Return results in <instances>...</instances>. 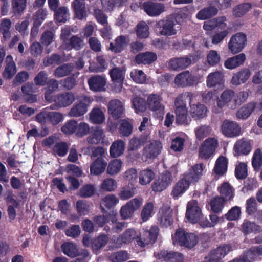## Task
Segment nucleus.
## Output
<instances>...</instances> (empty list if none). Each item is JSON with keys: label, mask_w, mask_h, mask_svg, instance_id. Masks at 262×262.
Here are the masks:
<instances>
[{"label": "nucleus", "mask_w": 262, "mask_h": 262, "mask_svg": "<svg viewBox=\"0 0 262 262\" xmlns=\"http://www.w3.org/2000/svg\"><path fill=\"white\" fill-rule=\"evenodd\" d=\"M177 20L172 17H166L157 21L154 26V31L158 36L170 37L177 34L176 28Z\"/></svg>", "instance_id": "obj_1"}, {"label": "nucleus", "mask_w": 262, "mask_h": 262, "mask_svg": "<svg viewBox=\"0 0 262 262\" xmlns=\"http://www.w3.org/2000/svg\"><path fill=\"white\" fill-rule=\"evenodd\" d=\"M174 239L180 246L191 249L197 245L199 237L194 233L187 232L184 229L179 228L175 232Z\"/></svg>", "instance_id": "obj_2"}, {"label": "nucleus", "mask_w": 262, "mask_h": 262, "mask_svg": "<svg viewBox=\"0 0 262 262\" xmlns=\"http://www.w3.org/2000/svg\"><path fill=\"white\" fill-rule=\"evenodd\" d=\"M162 97L157 94H151L147 97V104L149 109L153 112L155 117L158 119L163 118L165 107L162 104Z\"/></svg>", "instance_id": "obj_3"}, {"label": "nucleus", "mask_w": 262, "mask_h": 262, "mask_svg": "<svg viewBox=\"0 0 262 262\" xmlns=\"http://www.w3.org/2000/svg\"><path fill=\"white\" fill-rule=\"evenodd\" d=\"M247 45V36L242 32L237 33L231 36L228 42L229 51L233 54L241 52Z\"/></svg>", "instance_id": "obj_4"}, {"label": "nucleus", "mask_w": 262, "mask_h": 262, "mask_svg": "<svg viewBox=\"0 0 262 262\" xmlns=\"http://www.w3.org/2000/svg\"><path fill=\"white\" fill-rule=\"evenodd\" d=\"M218 146V141L214 138L206 139L199 149V157L203 159H208L215 152Z\"/></svg>", "instance_id": "obj_5"}, {"label": "nucleus", "mask_w": 262, "mask_h": 262, "mask_svg": "<svg viewBox=\"0 0 262 262\" xmlns=\"http://www.w3.org/2000/svg\"><path fill=\"white\" fill-rule=\"evenodd\" d=\"M141 10L149 16L157 17L165 11V6L162 3L149 0L142 3Z\"/></svg>", "instance_id": "obj_6"}, {"label": "nucleus", "mask_w": 262, "mask_h": 262, "mask_svg": "<svg viewBox=\"0 0 262 262\" xmlns=\"http://www.w3.org/2000/svg\"><path fill=\"white\" fill-rule=\"evenodd\" d=\"M172 181L171 172L164 171L155 180L151 185V189L155 192H161L165 190Z\"/></svg>", "instance_id": "obj_7"}, {"label": "nucleus", "mask_w": 262, "mask_h": 262, "mask_svg": "<svg viewBox=\"0 0 262 262\" xmlns=\"http://www.w3.org/2000/svg\"><path fill=\"white\" fill-rule=\"evenodd\" d=\"M222 134L227 138L238 137L242 134V128L236 122L225 120L221 125Z\"/></svg>", "instance_id": "obj_8"}, {"label": "nucleus", "mask_w": 262, "mask_h": 262, "mask_svg": "<svg viewBox=\"0 0 262 262\" xmlns=\"http://www.w3.org/2000/svg\"><path fill=\"white\" fill-rule=\"evenodd\" d=\"M90 98L86 96H83L79 98L77 103L70 110L69 114L72 117H80L88 111V107L91 103Z\"/></svg>", "instance_id": "obj_9"}, {"label": "nucleus", "mask_w": 262, "mask_h": 262, "mask_svg": "<svg viewBox=\"0 0 262 262\" xmlns=\"http://www.w3.org/2000/svg\"><path fill=\"white\" fill-rule=\"evenodd\" d=\"M159 229L157 226H152L149 230H145L140 237L137 239V244L145 247L150 244H154L157 239Z\"/></svg>", "instance_id": "obj_10"}, {"label": "nucleus", "mask_w": 262, "mask_h": 262, "mask_svg": "<svg viewBox=\"0 0 262 262\" xmlns=\"http://www.w3.org/2000/svg\"><path fill=\"white\" fill-rule=\"evenodd\" d=\"M75 100V96L72 92H64L57 94L53 99L55 103L50 106L51 109L57 110L60 107L70 105Z\"/></svg>", "instance_id": "obj_11"}, {"label": "nucleus", "mask_w": 262, "mask_h": 262, "mask_svg": "<svg viewBox=\"0 0 262 262\" xmlns=\"http://www.w3.org/2000/svg\"><path fill=\"white\" fill-rule=\"evenodd\" d=\"M202 215V211L198 206V201L196 200L189 201L187 204L185 214L187 219L190 223L195 224L200 221Z\"/></svg>", "instance_id": "obj_12"}, {"label": "nucleus", "mask_w": 262, "mask_h": 262, "mask_svg": "<svg viewBox=\"0 0 262 262\" xmlns=\"http://www.w3.org/2000/svg\"><path fill=\"white\" fill-rule=\"evenodd\" d=\"M63 253L71 258L76 257L77 256L88 257L89 253L86 249H81L78 250L75 244L71 242H65L61 246Z\"/></svg>", "instance_id": "obj_13"}, {"label": "nucleus", "mask_w": 262, "mask_h": 262, "mask_svg": "<svg viewBox=\"0 0 262 262\" xmlns=\"http://www.w3.org/2000/svg\"><path fill=\"white\" fill-rule=\"evenodd\" d=\"M142 203V200L138 198H134L128 201L120 209V215L123 219H127L131 217L135 211L138 210Z\"/></svg>", "instance_id": "obj_14"}, {"label": "nucleus", "mask_w": 262, "mask_h": 262, "mask_svg": "<svg viewBox=\"0 0 262 262\" xmlns=\"http://www.w3.org/2000/svg\"><path fill=\"white\" fill-rule=\"evenodd\" d=\"M203 164H196L192 166L183 175V178L190 184L195 183L203 175Z\"/></svg>", "instance_id": "obj_15"}, {"label": "nucleus", "mask_w": 262, "mask_h": 262, "mask_svg": "<svg viewBox=\"0 0 262 262\" xmlns=\"http://www.w3.org/2000/svg\"><path fill=\"white\" fill-rule=\"evenodd\" d=\"M191 63V58L188 56H185L170 59L168 66L169 68L173 71H180L189 67Z\"/></svg>", "instance_id": "obj_16"}, {"label": "nucleus", "mask_w": 262, "mask_h": 262, "mask_svg": "<svg viewBox=\"0 0 262 262\" xmlns=\"http://www.w3.org/2000/svg\"><path fill=\"white\" fill-rule=\"evenodd\" d=\"M195 81L194 76L188 70L178 74L174 79L176 85L181 88L193 86Z\"/></svg>", "instance_id": "obj_17"}, {"label": "nucleus", "mask_w": 262, "mask_h": 262, "mask_svg": "<svg viewBox=\"0 0 262 262\" xmlns=\"http://www.w3.org/2000/svg\"><path fill=\"white\" fill-rule=\"evenodd\" d=\"M108 112L115 120L121 118L124 113V107L121 101L117 99L111 100L107 106Z\"/></svg>", "instance_id": "obj_18"}, {"label": "nucleus", "mask_w": 262, "mask_h": 262, "mask_svg": "<svg viewBox=\"0 0 262 262\" xmlns=\"http://www.w3.org/2000/svg\"><path fill=\"white\" fill-rule=\"evenodd\" d=\"M88 83L91 91L95 92H102L105 90L106 80L103 76L95 75L88 79Z\"/></svg>", "instance_id": "obj_19"}, {"label": "nucleus", "mask_w": 262, "mask_h": 262, "mask_svg": "<svg viewBox=\"0 0 262 262\" xmlns=\"http://www.w3.org/2000/svg\"><path fill=\"white\" fill-rule=\"evenodd\" d=\"M104 137V131L101 127H93L89 132L86 141L89 144H98L103 142Z\"/></svg>", "instance_id": "obj_20"}, {"label": "nucleus", "mask_w": 262, "mask_h": 262, "mask_svg": "<svg viewBox=\"0 0 262 262\" xmlns=\"http://www.w3.org/2000/svg\"><path fill=\"white\" fill-rule=\"evenodd\" d=\"M157 258L165 262H183L184 257L182 254L174 252L162 250L158 253Z\"/></svg>", "instance_id": "obj_21"}, {"label": "nucleus", "mask_w": 262, "mask_h": 262, "mask_svg": "<svg viewBox=\"0 0 262 262\" xmlns=\"http://www.w3.org/2000/svg\"><path fill=\"white\" fill-rule=\"evenodd\" d=\"M162 148L160 141H155L144 148L143 157L147 159H154L160 153Z\"/></svg>", "instance_id": "obj_22"}, {"label": "nucleus", "mask_w": 262, "mask_h": 262, "mask_svg": "<svg viewBox=\"0 0 262 262\" xmlns=\"http://www.w3.org/2000/svg\"><path fill=\"white\" fill-rule=\"evenodd\" d=\"M190 184L183 177L181 178L174 185L170 195L174 199L181 196L188 189Z\"/></svg>", "instance_id": "obj_23"}, {"label": "nucleus", "mask_w": 262, "mask_h": 262, "mask_svg": "<svg viewBox=\"0 0 262 262\" xmlns=\"http://www.w3.org/2000/svg\"><path fill=\"white\" fill-rule=\"evenodd\" d=\"M251 150L250 143L244 138L237 141L234 146V155L236 156L247 155Z\"/></svg>", "instance_id": "obj_24"}, {"label": "nucleus", "mask_w": 262, "mask_h": 262, "mask_svg": "<svg viewBox=\"0 0 262 262\" xmlns=\"http://www.w3.org/2000/svg\"><path fill=\"white\" fill-rule=\"evenodd\" d=\"M127 44V37L123 35H120L115 38V43L110 42L108 49L115 54L120 53L124 50Z\"/></svg>", "instance_id": "obj_25"}, {"label": "nucleus", "mask_w": 262, "mask_h": 262, "mask_svg": "<svg viewBox=\"0 0 262 262\" xmlns=\"http://www.w3.org/2000/svg\"><path fill=\"white\" fill-rule=\"evenodd\" d=\"M245 60V54L241 53L226 59L224 62V67L227 69L232 70L243 64Z\"/></svg>", "instance_id": "obj_26"}, {"label": "nucleus", "mask_w": 262, "mask_h": 262, "mask_svg": "<svg viewBox=\"0 0 262 262\" xmlns=\"http://www.w3.org/2000/svg\"><path fill=\"white\" fill-rule=\"evenodd\" d=\"M242 232L245 235L250 233L257 234L262 231L261 227L254 222L245 220L241 225Z\"/></svg>", "instance_id": "obj_27"}, {"label": "nucleus", "mask_w": 262, "mask_h": 262, "mask_svg": "<svg viewBox=\"0 0 262 262\" xmlns=\"http://www.w3.org/2000/svg\"><path fill=\"white\" fill-rule=\"evenodd\" d=\"M251 75V71L248 68H243L234 74L231 83L233 85H238L245 83Z\"/></svg>", "instance_id": "obj_28"}, {"label": "nucleus", "mask_w": 262, "mask_h": 262, "mask_svg": "<svg viewBox=\"0 0 262 262\" xmlns=\"http://www.w3.org/2000/svg\"><path fill=\"white\" fill-rule=\"evenodd\" d=\"M107 162L103 157H98L90 166V172L91 174L99 175L105 170Z\"/></svg>", "instance_id": "obj_29"}, {"label": "nucleus", "mask_w": 262, "mask_h": 262, "mask_svg": "<svg viewBox=\"0 0 262 262\" xmlns=\"http://www.w3.org/2000/svg\"><path fill=\"white\" fill-rule=\"evenodd\" d=\"M256 107V104L251 102L243 105L236 113V116L238 119L246 120L251 115Z\"/></svg>", "instance_id": "obj_30"}, {"label": "nucleus", "mask_w": 262, "mask_h": 262, "mask_svg": "<svg viewBox=\"0 0 262 262\" xmlns=\"http://www.w3.org/2000/svg\"><path fill=\"white\" fill-rule=\"evenodd\" d=\"M157 59V55L155 53L148 51L139 53L135 57V61L138 64H150Z\"/></svg>", "instance_id": "obj_31"}, {"label": "nucleus", "mask_w": 262, "mask_h": 262, "mask_svg": "<svg viewBox=\"0 0 262 262\" xmlns=\"http://www.w3.org/2000/svg\"><path fill=\"white\" fill-rule=\"evenodd\" d=\"M72 6L73 8L75 16L79 20H82L87 16L85 3L81 0H74Z\"/></svg>", "instance_id": "obj_32"}, {"label": "nucleus", "mask_w": 262, "mask_h": 262, "mask_svg": "<svg viewBox=\"0 0 262 262\" xmlns=\"http://www.w3.org/2000/svg\"><path fill=\"white\" fill-rule=\"evenodd\" d=\"M83 40L77 35L72 36L69 40L66 41L64 44H62V48L67 51L74 49L75 50H80L82 46Z\"/></svg>", "instance_id": "obj_33"}, {"label": "nucleus", "mask_w": 262, "mask_h": 262, "mask_svg": "<svg viewBox=\"0 0 262 262\" xmlns=\"http://www.w3.org/2000/svg\"><path fill=\"white\" fill-rule=\"evenodd\" d=\"M193 98V95L191 92H187L180 94L174 101L175 110L186 108V100L191 104Z\"/></svg>", "instance_id": "obj_34"}, {"label": "nucleus", "mask_w": 262, "mask_h": 262, "mask_svg": "<svg viewBox=\"0 0 262 262\" xmlns=\"http://www.w3.org/2000/svg\"><path fill=\"white\" fill-rule=\"evenodd\" d=\"M112 214L109 213L108 217L104 215H96L93 217V222L94 223L95 226L97 227H102L105 224V223L111 221L112 223L115 222L117 221V213L116 211H112Z\"/></svg>", "instance_id": "obj_35"}, {"label": "nucleus", "mask_w": 262, "mask_h": 262, "mask_svg": "<svg viewBox=\"0 0 262 262\" xmlns=\"http://www.w3.org/2000/svg\"><path fill=\"white\" fill-rule=\"evenodd\" d=\"M206 82L208 87L220 85L224 82V75L220 71L211 73L207 76Z\"/></svg>", "instance_id": "obj_36"}, {"label": "nucleus", "mask_w": 262, "mask_h": 262, "mask_svg": "<svg viewBox=\"0 0 262 262\" xmlns=\"http://www.w3.org/2000/svg\"><path fill=\"white\" fill-rule=\"evenodd\" d=\"M217 12L218 10L215 6H209L200 10L196 17L199 20H206L214 16Z\"/></svg>", "instance_id": "obj_37"}, {"label": "nucleus", "mask_w": 262, "mask_h": 262, "mask_svg": "<svg viewBox=\"0 0 262 262\" xmlns=\"http://www.w3.org/2000/svg\"><path fill=\"white\" fill-rule=\"evenodd\" d=\"M74 64L72 63H64L56 68L54 75L56 78H61L69 75L74 70Z\"/></svg>", "instance_id": "obj_38"}, {"label": "nucleus", "mask_w": 262, "mask_h": 262, "mask_svg": "<svg viewBox=\"0 0 262 262\" xmlns=\"http://www.w3.org/2000/svg\"><path fill=\"white\" fill-rule=\"evenodd\" d=\"M125 149V143L119 140L114 142L110 146V156L113 158H117L122 155Z\"/></svg>", "instance_id": "obj_39"}, {"label": "nucleus", "mask_w": 262, "mask_h": 262, "mask_svg": "<svg viewBox=\"0 0 262 262\" xmlns=\"http://www.w3.org/2000/svg\"><path fill=\"white\" fill-rule=\"evenodd\" d=\"M136 235V231L133 229H126L118 238L117 239L118 245L116 247H120L123 243L127 244L132 242L134 239Z\"/></svg>", "instance_id": "obj_40"}, {"label": "nucleus", "mask_w": 262, "mask_h": 262, "mask_svg": "<svg viewBox=\"0 0 262 262\" xmlns=\"http://www.w3.org/2000/svg\"><path fill=\"white\" fill-rule=\"evenodd\" d=\"M46 85L47 87L45 93V98L47 101L51 102L53 101L52 94L58 90L59 83L57 80L51 79L47 81Z\"/></svg>", "instance_id": "obj_41"}, {"label": "nucleus", "mask_w": 262, "mask_h": 262, "mask_svg": "<svg viewBox=\"0 0 262 262\" xmlns=\"http://www.w3.org/2000/svg\"><path fill=\"white\" fill-rule=\"evenodd\" d=\"M190 105V114L192 118L195 119H199L205 116L207 110L204 104L198 103L196 105Z\"/></svg>", "instance_id": "obj_42"}, {"label": "nucleus", "mask_w": 262, "mask_h": 262, "mask_svg": "<svg viewBox=\"0 0 262 262\" xmlns=\"http://www.w3.org/2000/svg\"><path fill=\"white\" fill-rule=\"evenodd\" d=\"M232 250V247L229 244H224L218 247L216 249L211 251L210 254L213 255V257L217 258L218 259H221L224 257L227 254Z\"/></svg>", "instance_id": "obj_43"}, {"label": "nucleus", "mask_w": 262, "mask_h": 262, "mask_svg": "<svg viewBox=\"0 0 262 262\" xmlns=\"http://www.w3.org/2000/svg\"><path fill=\"white\" fill-rule=\"evenodd\" d=\"M118 130L121 136H129L132 134L133 130V125L132 122L125 119H121L119 121Z\"/></svg>", "instance_id": "obj_44"}, {"label": "nucleus", "mask_w": 262, "mask_h": 262, "mask_svg": "<svg viewBox=\"0 0 262 262\" xmlns=\"http://www.w3.org/2000/svg\"><path fill=\"white\" fill-rule=\"evenodd\" d=\"M226 202L223 198L219 196L212 198L210 202L211 211L216 214L221 213L225 205Z\"/></svg>", "instance_id": "obj_45"}, {"label": "nucleus", "mask_w": 262, "mask_h": 262, "mask_svg": "<svg viewBox=\"0 0 262 262\" xmlns=\"http://www.w3.org/2000/svg\"><path fill=\"white\" fill-rule=\"evenodd\" d=\"M108 236L104 234L99 235L91 242V245L94 251L97 252L104 247L108 241Z\"/></svg>", "instance_id": "obj_46"}, {"label": "nucleus", "mask_w": 262, "mask_h": 262, "mask_svg": "<svg viewBox=\"0 0 262 262\" xmlns=\"http://www.w3.org/2000/svg\"><path fill=\"white\" fill-rule=\"evenodd\" d=\"M147 140V137L144 135L133 137L129 141L128 150L129 151L137 150L145 143Z\"/></svg>", "instance_id": "obj_47"}, {"label": "nucleus", "mask_w": 262, "mask_h": 262, "mask_svg": "<svg viewBox=\"0 0 262 262\" xmlns=\"http://www.w3.org/2000/svg\"><path fill=\"white\" fill-rule=\"evenodd\" d=\"M227 159L223 156H220L216 160L215 166L214 167V172L215 174L222 176L227 171Z\"/></svg>", "instance_id": "obj_48"}, {"label": "nucleus", "mask_w": 262, "mask_h": 262, "mask_svg": "<svg viewBox=\"0 0 262 262\" xmlns=\"http://www.w3.org/2000/svg\"><path fill=\"white\" fill-rule=\"evenodd\" d=\"M26 7L27 0H11L12 11L15 16H20Z\"/></svg>", "instance_id": "obj_49"}, {"label": "nucleus", "mask_w": 262, "mask_h": 262, "mask_svg": "<svg viewBox=\"0 0 262 262\" xmlns=\"http://www.w3.org/2000/svg\"><path fill=\"white\" fill-rule=\"evenodd\" d=\"M46 15V11L42 9L36 12L34 17L33 27L31 29V34L35 32L37 33L38 28L45 20Z\"/></svg>", "instance_id": "obj_50"}, {"label": "nucleus", "mask_w": 262, "mask_h": 262, "mask_svg": "<svg viewBox=\"0 0 262 262\" xmlns=\"http://www.w3.org/2000/svg\"><path fill=\"white\" fill-rule=\"evenodd\" d=\"M90 119L94 124H101L105 120V116L100 108H94L90 113Z\"/></svg>", "instance_id": "obj_51"}, {"label": "nucleus", "mask_w": 262, "mask_h": 262, "mask_svg": "<svg viewBox=\"0 0 262 262\" xmlns=\"http://www.w3.org/2000/svg\"><path fill=\"white\" fill-rule=\"evenodd\" d=\"M70 14L67 7H60L54 12V18L56 22L65 23L69 18Z\"/></svg>", "instance_id": "obj_52"}, {"label": "nucleus", "mask_w": 262, "mask_h": 262, "mask_svg": "<svg viewBox=\"0 0 262 262\" xmlns=\"http://www.w3.org/2000/svg\"><path fill=\"white\" fill-rule=\"evenodd\" d=\"M218 190L221 194L220 196L223 198L226 201L230 200L234 197L232 187L228 182H224L218 188Z\"/></svg>", "instance_id": "obj_53"}, {"label": "nucleus", "mask_w": 262, "mask_h": 262, "mask_svg": "<svg viewBox=\"0 0 262 262\" xmlns=\"http://www.w3.org/2000/svg\"><path fill=\"white\" fill-rule=\"evenodd\" d=\"M250 3H244L236 6L233 9V15L235 17H241L245 15L252 8Z\"/></svg>", "instance_id": "obj_54"}, {"label": "nucleus", "mask_w": 262, "mask_h": 262, "mask_svg": "<svg viewBox=\"0 0 262 262\" xmlns=\"http://www.w3.org/2000/svg\"><path fill=\"white\" fill-rule=\"evenodd\" d=\"M118 201L119 200L114 195L111 194L105 196L102 200L101 207L102 211H104V209L103 207V206H104L110 210V213L112 214L111 211L113 210H111V209H113L114 207L117 204Z\"/></svg>", "instance_id": "obj_55"}, {"label": "nucleus", "mask_w": 262, "mask_h": 262, "mask_svg": "<svg viewBox=\"0 0 262 262\" xmlns=\"http://www.w3.org/2000/svg\"><path fill=\"white\" fill-rule=\"evenodd\" d=\"M155 174L152 170L146 169L142 170L139 173V182L142 185L149 184L155 178Z\"/></svg>", "instance_id": "obj_56"}, {"label": "nucleus", "mask_w": 262, "mask_h": 262, "mask_svg": "<svg viewBox=\"0 0 262 262\" xmlns=\"http://www.w3.org/2000/svg\"><path fill=\"white\" fill-rule=\"evenodd\" d=\"M234 92L227 90L224 91L220 96V99L217 100V106L222 108L226 103L229 102L234 96Z\"/></svg>", "instance_id": "obj_57"}, {"label": "nucleus", "mask_w": 262, "mask_h": 262, "mask_svg": "<svg viewBox=\"0 0 262 262\" xmlns=\"http://www.w3.org/2000/svg\"><path fill=\"white\" fill-rule=\"evenodd\" d=\"M252 166L255 172L259 171L262 168V151L258 148L255 150L252 158Z\"/></svg>", "instance_id": "obj_58"}, {"label": "nucleus", "mask_w": 262, "mask_h": 262, "mask_svg": "<svg viewBox=\"0 0 262 262\" xmlns=\"http://www.w3.org/2000/svg\"><path fill=\"white\" fill-rule=\"evenodd\" d=\"M247 176V165L244 162H239L235 166V177L237 180H244L245 179Z\"/></svg>", "instance_id": "obj_59"}, {"label": "nucleus", "mask_w": 262, "mask_h": 262, "mask_svg": "<svg viewBox=\"0 0 262 262\" xmlns=\"http://www.w3.org/2000/svg\"><path fill=\"white\" fill-rule=\"evenodd\" d=\"M11 27V22L8 18H4L2 20L0 24V32L2 34L5 40L10 38L11 33L10 31Z\"/></svg>", "instance_id": "obj_60"}, {"label": "nucleus", "mask_w": 262, "mask_h": 262, "mask_svg": "<svg viewBox=\"0 0 262 262\" xmlns=\"http://www.w3.org/2000/svg\"><path fill=\"white\" fill-rule=\"evenodd\" d=\"M108 259L111 262H124L129 259V256L127 252L119 251L112 253Z\"/></svg>", "instance_id": "obj_61"}, {"label": "nucleus", "mask_w": 262, "mask_h": 262, "mask_svg": "<svg viewBox=\"0 0 262 262\" xmlns=\"http://www.w3.org/2000/svg\"><path fill=\"white\" fill-rule=\"evenodd\" d=\"M136 34L139 38H145L148 36L149 26L145 21H141L137 25Z\"/></svg>", "instance_id": "obj_62"}, {"label": "nucleus", "mask_w": 262, "mask_h": 262, "mask_svg": "<svg viewBox=\"0 0 262 262\" xmlns=\"http://www.w3.org/2000/svg\"><path fill=\"white\" fill-rule=\"evenodd\" d=\"M122 162L119 159H115L111 161L107 166V172L110 175L118 173L122 167Z\"/></svg>", "instance_id": "obj_63"}, {"label": "nucleus", "mask_w": 262, "mask_h": 262, "mask_svg": "<svg viewBox=\"0 0 262 262\" xmlns=\"http://www.w3.org/2000/svg\"><path fill=\"white\" fill-rule=\"evenodd\" d=\"M246 254L250 261H254L258 256L262 255V245L250 248Z\"/></svg>", "instance_id": "obj_64"}]
</instances>
